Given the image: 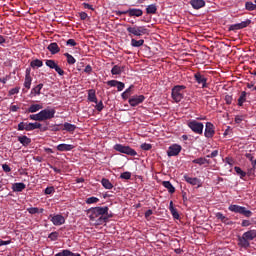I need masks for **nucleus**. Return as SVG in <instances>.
Instances as JSON below:
<instances>
[{"instance_id": "nucleus-1", "label": "nucleus", "mask_w": 256, "mask_h": 256, "mask_svg": "<svg viewBox=\"0 0 256 256\" xmlns=\"http://www.w3.org/2000/svg\"><path fill=\"white\" fill-rule=\"evenodd\" d=\"M88 213L90 221L94 222L95 225H103L113 217L112 214H109V207L107 206L90 208Z\"/></svg>"}, {"instance_id": "nucleus-2", "label": "nucleus", "mask_w": 256, "mask_h": 256, "mask_svg": "<svg viewBox=\"0 0 256 256\" xmlns=\"http://www.w3.org/2000/svg\"><path fill=\"white\" fill-rule=\"evenodd\" d=\"M256 240V230H248L243 233L242 237L238 238V245L243 249H249L251 247V243L249 241Z\"/></svg>"}, {"instance_id": "nucleus-3", "label": "nucleus", "mask_w": 256, "mask_h": 256, "mask_svg": "<svg viewBox=\"0 0 256 256\" xmlns=\"http://www.w3.org/2000/svg\"><path fill=\"white\" fill-rule=\"evenodd\" d=\"M124 27H127L126 31L128 32L129 37H142V35H147L149 33V30L146 29L145 26H130L124 24Z\"/></svg>"}, {"instance_id": "nucleus-4", "label": "nucleus", "mask_w": 256, "mask_h": 256, "mask_svg": "<svg viewBox=\"0 0 256 256\" xmlns=\"http://www.w3.org/2000/svg\"><path fill=\"white\" fill-rule=\"evenodd\" d=\"M185 89H187V86L185 85H176L172 88L171 97L175 103H181V101H183V97H185Z\"/></svg>"}, {"instance_id": "nucleus-5", "label": "nucleus", "mask_w": 256, "mask_h": 256, "mask_svg": "<svg viewBox=\"0 0 256 256\" xmlns=\"http://www.w3.org/2000/svg\"><path fill=\"white\" fill-rule=\"evenodd\" d=\"M228 209L232 213H238L239 215H243V217H246L249 219L250 217H253V213L251 210H248L245 206H239L237 204H231Z\"/></svg>"}, {"instance_id": "nucleus-6", "label": "nucleus", "mask_w": 256, "mask_h": 256, "mask_svg": "<svg viewBox=\"0 0 256 256\" xmlns=\"http://www.w3.org/2000/svg\"><path fill=\"white\" fill-rule=\"evenodd\" d=\"M113 149L118 153H123L124 155H129L130 157H136L137 155V151H135V149L123 144H115Z\"/></svg>"}, {"instance_id": "nucleus-7", "label": "nucleus", "mask_w": 256, "mask_h": 256, "mask_svg": "<svg viewBox=\"0 0 256 256\" xmlns=\"http://www.w3.org/2000/svg\"><path fill=\"white\" fill-rule=\"evenodd\" d=\"M113 149L118 153H123L124 155H129L130 157H136L137 155V151H135V149L123 144H115Z\"/></svg>"}, {"instance_id": "nucleus-8", "label": "nucleus", "mask_w": 256, "mask_h": 256, "mask_svg": "<svg viewBox=\"0 0 256 256\" xmlns=\"http://www.w3.org/2000/svg\"><path fill=\"white\" fill-rule=\"evenodd\" d=\"M42 125L39 122L34 123H26V122H20L18 124V131H35V129H41Z\"/></svg>"}, {"instance_id": "nucleus-9", "label": "nucleus", "mask_w": 256, "mask_h": 256, "mask_svg": "<svg viewBox=\"0 0 256 256\" xmlns=\"http://www.w3.org/2000/svg\"><path fill=\"white\" fill-rule=\"evenodd\" d=\"M188 127L193 131V133H196V135H203V129L205 126L203 125V122L191 120L188 122Z\"/></svg>"}, {"instance_id": "nucleus-10", "label": "nucleus", "mask_w": 256, "mask_h": 256, "mask_svg": "<svg viewBox=\"0 0 256 256\" xmlns=\"http://www.w3.org/2000/svg\"><path fill=\"white\" fill-rule=\"evenodd\" d=\"M55 113V108H46L44 110H41L39 112L40 121H49L50 119H53L55 117Z\"/></svg>"}, {"instance_id": "nucleus-11", "label": "nucleus", "mask_w": 256, "mask_h": 256, "mask_svg": "<svg viewBox=\"0 0 256 256\" xmlns=\"http://www.w3.org/2000/svg\"><path fill=\"white\" fill-rule=\"evenodd\" d=\"M48 219L55 225L56 227H59L61 225H65V217L61 214H50Z\"/></svg>"}, {"instance_id": "nucleus-12", "label": "nucleus", "mask_w": 256, "mask_h": 256, "mask_svg": "<svg viewBox=\"0 0 256 256\" xmlns=\"http://www.w3.org/2000/svg\"><path fill=\"white\" fill-rule=\"evenodd\" d=\"M204 136L206 139H213L215 136V125L211 122H206Z\"/></svg>"}, {"instance_id": "nucleus-13", "label": "nucleus", "mask_w": 256, "mask_h": 256, "mask_svg": "<svg viewBox=\"0 0 256 256\" xmlns=\"http://www.w3.org/2000/svg\"><path fill=\"white\" fill-rule=\"evenodd\" d=\"M194 79L198 85H202V89H207L209 85L207 84V77L201 74V72H197L194 74Z\"/></svg>"}, {"instance_id": "nucleus-14", "label": "nucleus", "mask_w": 256, "mask_h": 256, "mask_svg": "<svg viewBox=\"0 0 256 256\" xmlns=\"http://www.w3.org/2000/svg\"><path fill=\"white\" fill-rule=\"evenodd\" d=\"M143 101H145L144 95H134L129 98L128 103L130 107H137V105H141Z\"/></svg>"}, {"instance_id": "nucleus-15", "label": "nucleus", "mask_w": 256, "mask_h": 256, "mask_svg": "<svg viewBox=\"0 0 256 256\" xmlns=\"http://www.w3.org/2000/svg\"><path fill=\"white\" fill-rule=\"evenodd\" d=\"M182 149L183 148L181 147V145L173 144V145L169 146L167 155H168V157H177V155H179L181 153Z\"/></svg>"}, {"instance_id": "nucleus-16", "label": "nucleus", "mask_w": 256, "mask_h": 256, "mask_svg": "<svg viewBox=\"0 0 256 256\" xmlns=\"http://www.w3.org/2000/svg\"><path fill=\"white\" fill-rule=\"evenodd\" d=\"M107 85L109 87H117V91H123L125 89V83L118 80H109Z\"/></svg>"}, {"instance_id": "nucleus-17", "label": "nucleus", "mask_w": 256, "mask_h": 256, "mask_svg": "<svg viewBox=\"0 0 256 256\" xmlns=\"http://www.w3.org/2000/svg\"><path fill=\"white\" fill-rule=\"evenodd\" d=\"M183 179L184 181H186V183H189V185H193V186L198 185V187H201V180H199V178L197 177L192 178V177H189V175L185 174L183 176Z\"/></svg>"}, {"instance_id": "nucleus-18", "label": "nucleus", "mask_w": 256, "mask_h": 256, "mask_svg": "<svg viewBox=\"0 0 256 256\" xmlns=\"http://www.w3.org/2000/svg\"><path fill=\"white\" fill-rule=\"evenodd\" d=\"M216 219H219L221 223H224V225H234V222L229 220L223 213L217 212L216 213Z\"/></svg>"}, {"instance_id": "nucleus-19", "label": "nucleus", "mask_w": 256, "mask_h": 256, "mask_svg": "<svg viewBox=\"0 0 256 256\" xmlns=\"http://www.w3.org/2000/svg\"><path fill=\"white\" fill-rule=\"evenodd\" d=\"M190 5L196 10L203 9L205 7V0H190Z\"/></svg>"}, {"instance_id": "nucleus-20", "label": "nucleus", "mask_w": 256, "mask_h": 256, "mask_svg": "<svg viewBox=\"0 0 256 256\" xmlns=\"http://www.w3.org/2000/svg\"><path fill=\"white\" fill-rule=\"evenodd\" d=\"M129 17H141L143 16V10L137 8H129L127 10Z\"/></svg>"}, {"instance_id": "nucleus-21", "label": "nucleus", "mask_w": 256, "mask_h": 256, "mask_svg": "<svg viewBox=\"0 0 256 256\" xmlns=\"http://www.w3.org/2000/svg\"><path fill=\"white\" fill-rule=\"evenodd\" d=\"M57 151L65 152V151H73L75 149V146L72 144H59L56 147Z\"/></svg>"}, {"instance_id": "nucleus-22", "label": "nucleus", "mask_w": 256, "mask_h": 256, "mask_svg": "<svg viewBox=\"0 0 256 256\" xmlns=\"http://www.w3.org/2000/svg\"><path fill=\"white\" fill-rule=\"evenodd\" d=\"M47 49L50 51L51 55H57V53L61 51V48H59V45L56 42L50 43Z\"/></svg>"}, {"instance_id": "nucleus-23", "label": "nucleus", "mask_w": 256, "mask_h": 256, "mask_svg": "<svg viewBox=\"0 0 256 256\" xmlns=\"http://www.w3.org/2000/svg\"><path fill=\"white\" fill-rule=\"evenodd\" d=\"M26 185L23 182H19V183H14L12 186V189L14 192L16 193H21V191H24V189H26Z\"/></svg>"}, {"instance_id": "nucleus-24", "label": "nucleus", "mask_w": 256, "mask_h": 256, "mask_svg": "<svg viewBox=\"0 0 256 256\" xmlns=\"http://www.w3.org/2000/svg\"><path fill=\"white\" fill-rule=\"evenodd\" d=\"M41 109H43V105L31 104L30 107L26 110V113H37V111H41Z\"/></svg>"}, {"instance_id": "nucleus-25", "label": "nucleus", "mask_w": 256, "mask_h": 256, "mask_svg": "<svg viewBox=\"0 0 256 256\" xmlns=\"http://www.w3.org/2000/svg\"><path fill=\"white\" fill-rule=\"evenodd\" d=\"M247 95H249L246 91H242L238 98V107H243L244 103L247 102Z\"/></svg>"}, {"instance_id": "nucleus-26", "label": "nucleus", "mask_w": 256, "mask_h": 256, "mask_svg": "<svg viewBox=\"0 0 256 256\" xmlns=\"http://www.w3.org/2000/svg\"><path fill=\"white\" fill-rule=\"evenodd\" d=\"M125 71V65H114L113 68L111 69V73L113 75H121Z\"/></svg>"}, {"instance_id": "nucleus-27", "label": "nucleus", "mask_w": 256, "mask_h": 256, "mask_svg": "<svg viewBox=\"0 0 256 256\" xmlns=\"http://www.w3.org/2000/svg\"><path fill=\"white\" fill-rule=\"evenodd\" d=\"M18 141L23 145V147H28V145H31V138L27 136H18Z\"/></svg>"}, {"instance_id": "nucleus-28", "label": "nucleus", "mask_w": 256, "mask_h": 256, "mask_svg": "<svg viewBox=\"0 0 256 256\" xmlns=\"http://www.w3.org/2000/svg\"><path fill=\"white\" fill-rule=\"evenodd\" d=\"M55 256H81L79 253H73L71 250H62L61 252L55 254Z\"/></svg>"}, {"instance_id": "nucleus-29", "label": "nucleus", "mask_w": 256, "mask_h": 256, "mask_svg": "<svg viewBox=\"0 0 256 256\" xmlns=\"http://www.w3.org/2000/svg\"><path fill=\"white\" fill-rule=\"evenodd\" d=\"M162 185H163V187H165V189H167L168 193H170L171 195H173V193H175V188L173 187V184H171V182L163 181Z\"/></svg>"}, {"instance_id": "nucleus-30", "label": "nucleus", "mask_w": 256, "mask_h": 256, "mask_svg": "<svg viewBox=\"0 0 256 256\" xmlns=\"http://www.w3.org/2000/svg\"><path fill=\"white\" fill-rule=\"evenodd\" d=\"M169 211L174 219H179V212L177 211V208L173 207V201H170Z\"/></svg>"}, {"instance_id": "nucleus-31", "label": "nucleus", "mask_w": 256, "mask_h": 256, "mask_svg": "<svg viewBox=\"0 0 256 256\" xmlns=\"http://www.w3.org/2000/svg\"><path fill=\"white\" fill-rule=\"evenodd\" d=\"M192 163H196V165H209L211 161L208 160L207 158L200 157V158L194 159Z\"/></svg>"}, {"instance_id": "nucleus-32", "label": "nucleus", "mask_w": 256, "mask_h": 256, "mask_svg": "<svg viewBox=\"0 0 256 256\" xmlns=\"http://www.w3.org/2000/svg\"><path fill=\"white\" fill-rule=\"evenodd\" d=\"M63 127V131H68V133H73V131L77 129V126L75 124H71L69 122L64 123Z\"/></svg>"}, {"instance_id": "nucleus-33", "label": "nucleus", "mask_w": 256, "mask_h": 256, "mask_svg": "<svg viewBox=\"0 0 256 256\" xmlns=\"http://www.w3.org/2000/svg\"><path fill=\"white\" fill-rule=\"evenodd\" d=\"M234 171L236 172L237 175L240 176V179L245 181V177H247V172L243 171V169H241V167L238 166L234 167Z\"/></svg>"}, {"instance_id": "nucleus-34", "label": "nucleus", "mask_w": 256, "mask_h": 256, "mask_svg": "<svg viewBox=\"0 0 256 256\" xmlns=\"http://www.w3.org/2000/svg\"><path fill=\"white\" fill-rule=\"evenodd\" d=\"M88 100H89L91 103H97V95L95 94V90L90 89V90L88 91Z\"/></svg>"}, {"instance_id": "nucleus-35", "label": "nucleus", "mask_w": 256, "mask_h": 256, "mask_svg": "<svg viewBox=\"0 0 256 256\" xmlns=\"http://www.w3.org/2000/svg\"><path fill=\"white\" fill-rule=\"evenodd\" d=\"M146 12L148 13V15H155V13H157V5L155 4L148 5L146 8Z\"/></svg>"}, {"instance_id": "nucleus-36", "label": "nucleus", "mask_w": 256, "mask_h": 256, "mask_svg": "<svg viewBox=\"0 0 256 256\" xmlns=\"http://www.w3.org/2000/svg\"><path fill=\"white\" fill-rule=\"evenodd\" d=\"M31 81H33V79L31 78V74L26 73V76H25V81H24V87L26 89H31Z\"/></svg>"}, {"instance_id": "nucleus-37", "label": "nucleus", "mask_w": 256, "mask_h": 256, "mask_svg": "<svg viewBox=\"0 0 256 256\" xmlns=\"http://www.w3.org/2000/svg\"><path fill=\"white\" fill-rule=\"evenodd\" d=\"M28 213H30V215H37L38 213H43V211H45L43 208H37V207H31V208H27Z\"/></svg>"}, {"instance_id": "nucleus-38", "label": "nucleus", "mask_w": 256, "mask_h": 256, "mask_svg": "<svg viewBox=\"0 0 256 256\" xmlns=\"http://www.w3.org/2000/svg\"><path fill=\"white\" fill-rule=\"evenodd\" d=\"M133 85H131L128 89H126L122 94L121 97L124 99V101H127L129 97H131V90L133 89Z\"/></svg>"}, {"instance_id": "nucleus-39", "label": "nucleus", "mask_w": 256, "mask_h": 256, "mask_svg": "<svg viewBox=\"0 0 256 256\" xmlns=\"http://www.w3.org/2000/svg\"><path fill=\"white\" fill-rule=\"evenodd\" d=\"M101 183H102V187H104V189H112L113 188V184L107 178H103L101 180Z\"/></svg>"}, {"instance_id": "nucleus-40", "label": "nucleus", "mask_w": 256, "mask_h": 256, "mask_svg": "<svg viewBox=\"0 0 256 256\" xmlns=\"http://www.w3.org/2000/svg\"><path fill=\"white\" fill-rule=\"evenodd\" d=\"M145 40L140 39V40H136L134 38L131 39V45L132 47H142V45H144Z\"/></svg>"}, {"instance_id": "nucleus-41", "label": "nucleus", "mask_w": 256, "mask_h": 256, "mask_svg": "<svg viewBox=\"0 0 256 256\" xmlns=\"http://www.w3.org/2000/svg\"><path fill=\"white\" fill-rule=\"evenodd\" d=\"M41 89H43L42 83H40L36 87L32 88V90H31L32 95H41Z\"/></svg>"}, {"instance_id": "nucleus-42", "label": "nucleus", "mask_w": 256, "mask_h": 256, "mask_svg": "<svg viewBox=\"0 0 256 256\" xmlns=\"http://www.w3.org/2000/svg\"><path fill=\"white\" fill-rule=\"evenodd\" d=\"M42 65H43V61L40 59H35V60L31 61V63H30V67H32V69L41 67Z\"/></svg>"}, {"instance_id": "nucleus-43", "label": "nucleus", "mask_w": 256, "mask_h": 256, "mask_svg": "<svg viewBox=\"0 0 256 256\" xmlns=\"http://www.w3.org/2000/svg\"><path fill=\"white\" fill-rule=\"evenodd\" d=\"M67 58V63L68 65H75V63L77 62V60H75V57H73V55L69 54V53H65L64 54Z\"/></svg>"}, {"instance_id": "nucleus-44", "label": "nucleus", "mask_w": 256, "mask_h": 256, "mask_svg": "<svg viewBox=\"0 0 256 256\" xmlns=\"http://www.w3.org/2000/svg\"><path fill=\"white\" fill-rule=\"evenodd\" d=\"M245 10L246 11H256V4H254L253 2H246Z\"/></svg>"}, {"instance_id": "nucleus-45", "label": "nucleus", "mask_w": 256, "mask_h": 256, "mask_svg": "<svg viewBox=\"0 0 256 256\" xmlns=\"http://www.w3.org/2000/svg\"><path fill=\"white\" fill-rule=\"evenodd\" d=\"M240 29H245L246 27H249L251 25V19H246L245 21H242L238 23Z\"/></svg>"}, {"instance_id": "nucleus-46", "label": "nucleus", "mask_w": 256, "mask_h": 256, "mask_svg": "<svg viewBox=\"0 0 256 256\" xmlns=\"http://www.w3.org/2000/svg\"><path fill=\"white\" fill-rule=\"evenodd\" d=\"M87 205H92L93 203H99V198L92 196L86 199Z\"/></svg>"}, {"instance_id": "nucleus-47", "label": "nucleus", "mask_w": 256, "mask_h": 256, "mask_svg": "<svg viewBox=\"0 0 256 256\" xmlns=\"http://www.w3.org/2000/svg\"><path fill=\"white\" fill-rule=\"evenodd\" d=\"M48 239H50V241H57V239H59V232H52L48 235Z\"/></svg>"}, {"instance_id": "nucleus-48", "label": "nucleus", "mask_w": 256, "mask_h": 256, "mask_svg": "<svg viewBox=\"0 0 256 256\" xmlns=\"http://www.w3.org/2000/svg\"><path fill=\"white\" fill-rule=\"evenodd\" d=\"M46 66L49 67V69H55V67L58 65L55 63V60H46Z\"/></svg>"}, {"instance_id": "nucleus-49", "label": "nucleus", "mask_w": 256, "mask_h": 256, "mask_svg": "<svg viewBox=\"0 0 256 256\" xmlns=\"http://www.w3.org/2000/svg\"><path fill=\"white\" fill-rule=\"evenodd\" d=\"M140 148L143 151H151V149L153 148V146L151 144H147V143H143L141 144Z\"/></svg>"}, {"instance_id": "nucleus-50", "label": "nucleus", "mask_w": 256, "mask_h": 256, "mask_svg": "<svg viewBox=\"0 0 256 256\" xmlns=\"http://www.w3.org/2000/svg\"><path fill=\"white\" fill-rule=\"evenodd\" d=\"M52 193H55V187H53V186L47 187L44 190L45 195H52Z\"/></svg>"}, {"instance_id": "nucleus-51", "label": "nucleus", "mask_w": 256, "mask_h": 256, "mask_svg": "<svg viewBox=\"0 0 256 256\" xmlns=\"http://www.w3.org/2000/svg\"><path fill=\"white\" fill-rule=\"evenodd\" d=\"M54 70L56 71V73H58V75H60V77H63V75H65V71L63 69H61L59 64L56 65Z\"/></svg>"}, {"instance_id": "nucleus-52", "label": "nucleus", "mask_w": 256, "mask_h": 256, "mask_svg": "<svg viewBox=\"0 0 256 256\" xmlns=\"http://www.w3.org/2000/svg\"><path fill=\"white\" fill-rule=\"evenodd\" d=\"M120 179H125V180H129L131 179V172H123L121 175H120Z\"/></svg>"}, {"instance_id": "nucleus-53", "label": "nucleus", "mask_w": 256, "mask_h": 256, "mask_svg": "<svg viewBox=\"0 0 256 256\" xmlns=\"http://www.w3.org/2000/svg\"><path fill=\"white\" fill-rule=\"evenodd\" d=\"M241 28L239 27V23L237 24H232L229 26V31H239Z\"/></svg>"}, {"instance_id": "nucleus-54", "label": "nucleus", "mask_w": 256, "mask_h": 256, "mask_svg": "<svg viewBox=\"0 0 256 256\" xmlns=\"http://www.w3.org/2000/svg\"><path fill=\"white\" fill-rule=\"evenodd\" d=\"M29 119H31L32 121H41L39 113L30 115Z\"/></svg>"}, {"instance_id": "nucleus-55", "label": "nucleus", "mask_w": 256, "mask_h": 256, "mask_svg": "<svg viewBox=\"0 0 256 256\" xmlns=\"http://www.w3.org/2000/svg\"><path fill=\"white\" fill-rule=\"evenodd\" d=\"M217 155H219V150H214L211 152V154L207 155L206 157L208 159H214V157H217Z\"/></svg>"}, {"instance_id": "nucleus-56", "label": "nucleus", "mask_w": 256, "mask_h": 256, "mask_svg": "<svg viewBox=\"0 0 256 256\" xmlns=\"http://www.w3.org/2000/svg\"><path fill=\"white\" fill-rule=\"evenodd\" d=\"M105 109V106L103 105V101H100L99 103H96V110L101 112Z\"/></svg>"}, {"instance_id": "nucleus-57", "label": "nucleus", "mask_w": 256, "mask_h": 256, "mask_svg": "<svg viewBox=\"0 0 256 256\" xmlns=\"http://www.w3.org/2000/svg\"><path fill=\"white\" fill-rule=\"evenodd\" d=\"M66 45H68L70 47H75V46H77V42H75V39H68L66 41Z\"/></svg>"}, {"instance_id": "nucleus-58", "label": "nucleus", "mask_w": 256, "mask_h": 256, "mask_svg": "<svg viewBox=\"0 0 256 256\" xmlns=\"http://www.w3.org/2000/svg\"><path fill=\"white\" fill-rule=\"evenodd\" d=\"M225 101H226V105H231V103H233V96L226 95L225 96Z\"/></svg>"}, {"instance_id": "nucleus-59", "label": "nucleus", "mask_w": 256, "mask_h": 256, "mask_svg": "<svg viewBox=\"0 0 256 256\" xmlns=\"http://www.w3.org/2000/svg\"><path fill=\"white\" fill-rule=\"evenodd\" d=\"M84 73L91 75V73H93V67H91V65L88 64L84 69Z\"/></svg>"}, {"instance_id": "nucleus-60", "label": "nucleus", "mask_w": 256, "mask_h": 256, "mask_svg": "<svg viewBox=\"0 0 256 256\" xmlns=\"http://www.w3.org/2000/svg\"><path fill=\"white\" fill-rule=\"evenodd\" d=\"M251 220H242L241 227H250Z\"/></svg>"}, {"instance_id": "nucleus-61", "label": "nucleus", "mask_w": 256, "mask_h": 256, "mask_svg": "<svg viewBox=\"0 0 256 256\" xmlns=\"http://www.w3.org/2000/svg\"><path fill=\"white\" fill-rule=\"evenodd\" d=\"M79 17H80L81 21H85V19H87V17H89V15H87V12H80Z\"/></svg>"}, {"instance_id": "nucleus-62", "label": "nucleus", "mask_w": 256, "mask_h": 256, "mask_svg": "<svg viewBox=\"0 0 256 256\" xmlns=\"http://www.w3.org/2000/svg\"><path fill=\"white\" fill-rule=\"evenodd\" d=\"M2 169L5 173H11V167H9L7 164H3Z\"/></svg>"}, {"instance_id": "nucleus-63", "label": "nucleus", "mask_w": 256, "mask_h": 256, "mask_svg": "<svg viewBox=\"0 0 256 256\" xmlns=\"http://www.w3.org/2000/svg\"><path fill=\"white\" fill-rule=\"evenodd\" d=\"M246 158L249 159V161L251 162V165L253 167V163H255L253 155L251 153H247Z\"/></svg>"}, {"instance_id": "nucleus-64", "label": "nucleus", "mask_w": 256, "mask_h": 256, "mask_svg": "<svg viewBox=\"0 0 256 256\" xmlns=\"http://www.w3.org/2000/svg\"><path fill=\"white\" fill-rule=\"evenodd\" d=\"M19 93V88H12L10 91H9V95H17Z\"/></svg>"}]
</instances>
